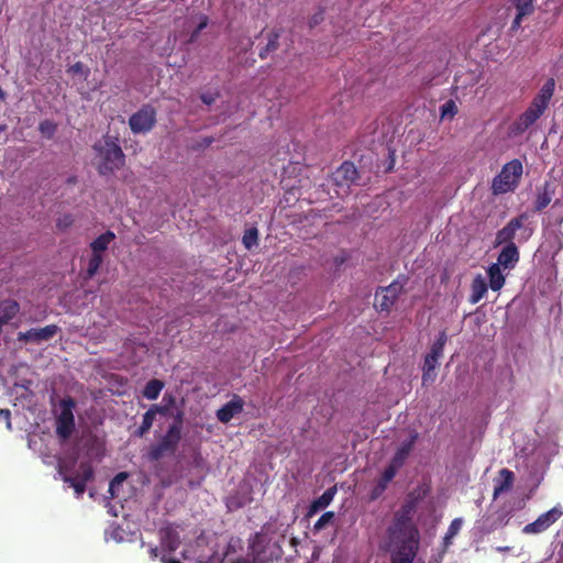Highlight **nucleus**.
Here are the masks:
<instances>
[{
  "instance_id": "nucleus-1",
  "label": "nucleus",
  "mask_w": 563,
  "mask_h": 563,
  "mask_svg": "<svg viewBox=\"0 0 563 563\" xmlns=\"http://www.w3.org/2000/svg\"><path fill=\"white\" fill-rule=\"evenodd\" d=\"M410 507L404 509L388 529L389 544L393 548L391 559H410L412 563L417 554L420 534L410 518Z\"/></svg>"
},
{
  "instance_id": "nucleus-2",
  "label": "nucleus",
  "mask_w": 563,
  "mask_h": 563,
  "mask_svg": "<svg viewBox=\"0 0 563 563\" xmlns=\"http://www.w3.org/2000/svg\"><path fill=\"white\" fill-rule=\"evenodd\" d=\"M97 152V164L100 174L111 173L124 163V154L115 140L110 136L97 142L93 146Z\"/></svg>"
},
{
  "instance_id": "nucleus-3",
  "label": "nucleus",
  "mask_w": 563,
  "mask_h": 563,
  "mask_svg": "<svg viewBox=\"0 0 563 563\" xmlns=\"http://www.w3.org/2000/svg\"><path fill=\"white\" fill-rule=\"evenodd\" d=\"M522 175V164L514 159L504 165L500 173L492 181V191L494 195H503L512 191Z\"/></svg>"
},
{
  "instance_id": "nucleus-4",
  "label": "nucleus",
  "mask_w": 563,
  "mask_h": 563,
  "mask_svg": "<svg viewBox=\"0 0 563 563\" xmlns=\"http://www.w3.org/2000/svg\"><path fill=\"white\" fill-rule=\"evenodd\" d=\"M357 169L353 163L344 162L332 175L331 186L338 197H345L357 181Z\"/></svg>"
},
{
  "instance_id": "nucleus-5",
  "label": "nucleus",
  "mask_w": 563,
  "mask_h": 563,
  "mask_svg": "<svg viewBox=\"0 0 563 563\" xmlns=\"http://www.w3.org/2000/svg\"><path fill=\"white\" fill-rule=\"evenodd\" d=\"M181 421H183V412L178 411L176 415V421L172 424L167 431V433L163 437L161 442L151 450V457L153 460H158L165 453H172L175 451L181 433Z\"/></svg>"
},
{
  "instance_id": "nucleus-6",
  "label": "nucleus",
  "mask_w": 563,
  "mask_h": 563,
  "mask_svg": "<svg viewBox=\"0 0 563 563\" xmlns=\"http://www.w3.org/2000/svg\"><path fill=\"white\" fill-rule=\"evenodd\" d=\"M563 516V507L556 505L550 510L541 514L534 521L522 528V533L536 536L549 530Z\"/></svg>"
},
{
  "instance_id": "nucleus-7",
  "label": "nucleus",
  "mask_w": 563,
  "mask_h": 563,
  "mask_svg": "<svg viewBox=\"0 0 563 563\" xmlns=\"http://www.w3.org/2000/svg\"><path fill=\"white\" fill-rule=\"evenodd\" d=\"M59 474L62 475L65 483H68L70 487L74 488L77 497H80L85 489L86 484L92 478L93 471L90 464L81 463L79 470L75 476L67 473L65 465L60 462Z\"/></svg>"
},
{
  "instance_id": "nucleus-8",
  "label": "nucleus",
  "mask_w": 563,
  "mask_h": 563,
  "mask_svg": "<svg viewBox=\"0 0 563 563\" xmlns=\"http://www.w3.org/2000/svg\"><path fill=\"white\" fill-rule=\"evenodd\" d=\"M74 407L75 402L70 398L63 399L59 404V413L56 418V433L63 440L68 439L75 429Z\"/></svg>"
},
{
  "instance_id": "nucleus-9",
  "label": "nucleus",
  "mask_w": 563,
  "mask_h": 563,
  "mask_svg": "<svg viewBox=\"0 0 563 563\" xmlns=\"http://www.w3.org/2000/svg\"><path fill=\"white\" fill-rule=\"evenodd\" d=\"M406 279H397L375 294V307L380 311H389L404 290Z\"/></svg>"
},
{
  "instance_id": "nucleus-10",
  "label": "nucleus",
  "mask_w": 563,
  "mask_h": 563,
  "mask_svg": "<svg viewBox=\"0 0 563 563\" xmlns=\"http://www.w3.org/2000/svg\"><path fill=\"white\" fill-rule=\"evenodd\" d=\"M156 113L151 107H143L131 115L129 124L133 133H146L155 124Z\"/></svg>"
},
{
  "instance_id": "nucleus-11",
  "label": "nucleus",
  "mask_w": 563,
  "mask_h": 563,
  "mask_svg": "<svg viewBox=\"0 0 563 563\" xmlns=\"http://www.w3.org/2000/svg\"><path fill=\"white\" fill-rule=\"evenodd\" d=\"M244 408L243 399L234 395L230 401L223 405L220 409L217 410V419L222 423H228L231 421L236 415L241 413Z\"/></svg>"
},
{
  "instance_id": "nucleus-12",
  "label": "nucleus",
  "mask_w": 563,
  "mask_h": 563,
  "mask_svg": "<svg viewBox=\"0 0 563 563\" xmlns=\"http://www.w3.org/2000/svg\"><path fill=\"white\" fill-rule=\"evenodd\" d=\"M525 220H527L525 214L511 219L506 227L497 232L496 242L498 244L512 243L516 232L523 227Z\"/></svg>"
},
{
  "instance_id": "nucleus-13",
  "label": "nucleus",
  "mask_w": 563,
  "mask_h": 563,
  "mask_svg": "<svg viewBox=\"0 0 563 563\" xmlns=\"http://www.w3.org/2000/svg\"><path fill=\"white\" fill-rule=\"evenodd\" d=\"M519 261V252L515 243H508L499 253L497 263L504 269H511Z\"/></svg>"
},
{
  "instance_id": "nucleus-14",
  "label": "nucleus",
  "mask_w": 563,
  "mask_h": 563,
  "mask_svg": "<svg viewBox=\"0 0 563 563\" xmlns=\"http://www.w3.org/2000/svg\"><path fill=\"white\" fill-rule=\"evenodd\" d=\"M58 331V327L49 324L44 328L31 329L23 334V338L27 341L41 343L53 338Z\"/></svg>"
},
{
  "instance_id": "nucleus-15",
  "label": "nucleus",
  "mask_w": 563,
  "mask_h": 563,
  "mask_svg": "<svg viewBox=\"0 0 563 563\" xmlns=\"http://www.w3.org/2000/svg\"><path fill=\"white\" fill-rule=\"evenodd\" d=\"M514 479H515V475L511 471H509L508 468L500 470L499 476L495 481L494 494H493L494 499H496L501 494L510 490V488L514 484Z\"/></svg>"
},
{
  "instance_id": "nucleus-16",
  "label": "nucleus",
  "mask_w": 563,
  "mask_h": 563,
  "mask_svg": "<svg viewBox=\"0 0 563 563\" xmlns=\"http://www.w3.org/2000/svg\"><path fill=\"white\" fill-rule=\"evenodd\" d=\"M161 544L164 551L173 552L179 545V537L173 527H164L159 530Z\"/></svg>"
},
{
  "instance_id": "nucleus-17",
  "label": "nucleus",
  "mask_w": 563,
  "mask_h": 563,
  "mask_svg": "<svg viewBox=\"0 0 563 563\" xmlns=\"http://www.w3.org/2000/svg\"><path fill=\"white\" fill-rule=\"evenodd\" d=\"M555 88V80L553 78H549L544 85L541 87L538 95L534 97L533 102L538 103L542 109H547L549 102L553 96Z\"/></svg>"
},
{
  "instance_id": "nucleus-18",
  "label": "nucleus",
  "mask_w": 563,
  "mask_h": 563,
  "mask_svg": "<svg viewBox=\"0 0 563 563\" xmlns=\"http://www.w3.org/2000/svg\"><path fill=\"white\" fill-rule=\"evenodd\" d=\"M503 267L499 264H492L487 268V276L489 280V288L494 291H498L505 285V275L501 271Z\"/></svg>"
},
{
  "instance_id": "nucleus-19",
  "label": "nucleus",
  "mask_w": 563,
  "mask_h": 563,
  "mask_svg": "<svg viewBox=\"0 0 563 563\" xmlns=\"http://www.w3.org/2000/svg\"><path fill=\"white\" fill-rule=\"evenodd\" d=\"M512 2L517 9V15L512 22V29H518L521 24L522 18L533 12V0H512Z\"/></svg>"
},
{
  "instance_id": "nucleus-20",
  "label": "nucleus",
  "mask_w": 563,
  "mask_h": 563,
  "mask_svg": "<svg viewBox=\"0 0 563 563\" xmlns=\"http://www.w3.org/2000/svg\"><path fill=\"white\" fill-rule=\"evenodd\" d=\"M470 302L472 305L477 303L487 292V285L485 278L478 274L474 277L471 286Z\"/></svg>"
},
{
  "instance_id": "nucleus-21",
  "label": "nucleus",
  "mask_w": 563,
  "mask_h": 563,
  "mask_svg": "<svg viewBox=\"0 0 563 563\" xmlns=\"http://www.w3.org/2000/svg\"><path fill=\"white\" fill-rule=\"evenodd\" d=\"M416 439L417 433L412 434L409 440L401 443V445L399 446V449L397 450L391 460L394 463H396V465L402 466L410 451L412 450Z\"/></svg>"
},
{
  "instance_id": "nucleus-22",
  "label": "nucleus",
  "mask_w": 563,
  "mask_h": 563,
  "mask_svg": "<svg viewBox=\"0 0 563 563\" xmlns=\"http://www.w3.org/2000/svg\"><path fill=\"white\" fill-rule=\"evenodd\" d=\"M114 238H115V235L111 231H107L106 233L98 236L90 244L92 253L102 255V252L108 249L109 244L114 240Z\"/></svg>"
},
{
  "instance_id": "nucleus-23",
  "label": "nucleus",
  "mask_w": 563,
  "mask_h": 563,
  "mask_svg": "<svg viewBox=\"0 0 563 563\" xmlns=\"http://www.w3.org/2000/svg\"><path fill=\"white\" fill-rule=\"evenodd\" d=\"M19 312V305L13 300H5L0 305V318L2 322H9Z\"/></svg>"
},
{
  "instance_id": "nucleus-24",
  "label": "nucleus",
  "mask_w": 563,
  "mask_h": 563,
  "mask_svg": "<svg viewBox=\"0 0 563 563\" xmlns=\"http://www.w3.org/2000/svg\"><path fill=\"white\" fill-rule=\"evenodd\" d=\"M540 117L532 110L527 109L516 122L515 130L521 133L526 131L530 125H532Z\"/></svg>"
},
{
  "instance_id": "nucleus-25",
  "label": "nucleus",
  "mask_w": 563,
  "mask_h": 563,
  "mask_svg": "<svg viewBox=\"0 0 563 563\" xmlns=\"http://www.w3.org/2000/svg\"><path fill=\"white\" fill-rule=\"evenodd\" d=\"M439 364V360L427 355L424 358V365H423V375L422 380L423 383H432L435 378L434 369L437 368Z\"/></svg>"
},
{
  "instance_id": "nucleus-26",
  "label": "nucleus",
  "mask_w": 563,
  "mask_h": 563,
  "mask_svg": "<svg viewBox=\"0 0 563 563\" xmlns=\"http://www.w3.org/2000/svg\"><path fill=\"white\" fill-rule=\"evenodd\" d=\"M163 388L164 383L162 380L152 379L145 385L143 396L148 400H155L158 398Z\"/></svg>"
},
{
  "instance_id": "nucleus-27",
  "label": "nucleus",
  "mask_w": 563,
  "mask_h": 563,
  "mask_svg": "<svg viewBox=\"0 0 563 563\" xmlns=\"http://www.w3.org/2000/svg\"><path fill=\"white\" fill-rule=\"evenodd\" d=\"M462 525H463V520L461 518H455L454 520H452V522L443 538V543H444L445 548L451 544L452 539L460 532Z\"/></svg>"
},
{
  "instance_id": "nucleus-28",
  "label": "nucleus",
  "mask_w": 563,
  "mask_h": 563,
  "mask_svg": "<svg viewBox=\"0 0 563 563\" xmlns=\"http://www.w3.org/2000/svg\"><path fill=\"white\" fill-rule=\"evenodd\" d=\"M446 341H448V335L443 331L439 334V338L433 343L430 353H428L427 355L433 356L439 360L443 354V349H444Z\"/></svg>"
},
{
  "instance_id": "nucleus-29",
  "label": "nucleus",
  "mask_w": 563,
  "mask_h": 563,
  "mask_svg": "<svg viewBox=\"0 0 563 563\" xmlns=\"http://www.w3.org/2000/svg\"><path fill=\"white\" fill-rule=\"evenodd\" d=\"M258 241V231L256 228L247 229L242 239V243L245 246V249L251 250L252 247L257 245Z\"/></svg>"
},
{
  "instance_id": "nucleus-30",
  "label": "nucleus",
  "mask_w": 563,
  "mask_h": 563,
  "mask_svg": "<svg viewBox=\"0 0 563 563\" xmlns=\"http://www.w3.org/2000/svg\"><path fill=\"white\" fill-rule=\"evenodd\" d=\"M400 466L399 465H396V463H394L393 461L390 462L389 466L384 471L383 475H382V478H380V482H379V486L384 489L387 484L395 477L398 468Z\"/></svg>"
},
{
  "instance_id": "nucleus-31",
  "label": "nucleus",
  "mask_w": 563,
  "mask_h": 563,
  "mask_svg": "<svg viewBox=\"0 0 563 563\" xmlns=\"http://www.w3.org/2000/svg\"><path fill=\"white\" fill-rule=\"evenodd\" d=\"M126 473H119L109 484V493L112 498L118 496L119 488L125 482Z\"/></svg>"
},
{
  "instance_id": "nucleus-32",
  "label": "nucleus",
  "mask_w": 563,
  "mask_h": 563,
  "mask_svg": "<svg viewBox=\"0 0 563 563\" xmlns=\"http://www.w3.org/2000/svg\"><path fill=\"white\" fill-rule=\"evenodd\" d=\"M102 261L103 258L101 254L92 253L87 266L88 277H92L98 272Z\"/></svg>"
},
{
  "instance_id": "nucleus-33",
  "label": "nucleus",
  "mask_w": 563,
  "mask_h": 563,
  "mask_svg": "<svg viewBox=\"0 0 563 563\" xmlns=\"http://www.w3.org/2000/svg\"><path fill=\"white\" fill-rule=\"evenodd\" d=\"M56 129H57L56 124L49 120H44L38 125L40 132L42 133V135H44L47 139L53 137V135L56 132Z\"/></svg>"
},
{
  "instance_id": "nucleus-34",
  "label": "nucleus",
  "mask_w": 563,
  "mask_h": 563,
  "mask_svg": "<svg viewBox=\"0 0 563 563\" xmlns=\"http://www.w3.org/2000/svg\"><path fill=\"white\" fill-rule=\"evenodd\" d=\"M333 496H334V492H332L331 489L325 490L321 495V497L317 501H314L313 507L314 508H324V507H327L332 501Z\"/></svg>"
},
{
  "instance_id": "nucleus-35",
  "label": "nucleus",
  "mask_w": 563,
  "mask_h": 563,
  "mask_svg": "<svg viewBox=\"0 0 563 563\" xmlns=\"http://www.w3.org/2000/svg\"><path fill=\"white\" fill-rule=\"evenodd\" d=\"M457 112V107L454 101L449 100L441 107V117H450L453 118Z\"/></svg>"
},
{
  "instance_id": "nucleus-36",
  "label": "nucleus",
  "mask_w": 563,
  "mask_h": 563,
  "mask_svg": "<svg viewBox=\"0 0 563 563\" xmlns=\"http://www.w3.org/2000/svg\"><path fill=\"white\" fill-rule=\"evenodd\" d=\"M333 519V512L328 511L323 514L314 523V530H322L327 525H329Z\"/></svg>"
},
{
  "instance_id": "nucleus-37",
  "label": "nucleus",
  "mask_w": 563,
  "mask_h": 563,
  "mask_svg": "<svg viewBox=\"0 0 563 563\" xmlns=\"http://www.w3.org/2000/svg\"><path fill=\"white\" fill-rule=\"evenodd\" d=\"M208 24V19L206 16H203L200 21V23L198 24V26L196 27V30L192 32L189 41L190 42H194L197 40L199 33L201 32V30H203Z\"/></svg>"
},
{
  "instance_id": "nucleus-38",
  "label": "nucleus",
  "mask_w": 563,
  "mask_h": 563,
  "mask_svg": "<svg viewBox=\"0 0 563 563\" xmlns=\"http://www.w3.org/2000/svg\"><path fill=\"white\" fill-rule=\"evenodd\" d=\"M148 410H151L155 416H157V415L165 416L169 412V409L164 404L153 405V406H151V408Z\"/></svg>"
},
{
  "instance_id": "nucleus-39",
  "label": "nucleus",
  "mask_w": 563,
  "mask_h": 563,
  "mask_svg": "<svg viewBox=\"0 0 563 563\" xmlns=\"http://www.w3.org/2000/svg\"><path fill=\"white\" fill-rule=\"evenodd\" d=\"M155 415L151 411V410H147L144 415H143V420H142V423H144L145 426L152 428L153 426V422L155 420Z\"/></svg>"
},
{
  "instance_id": "nucleus-40",
  "label": "nucleus",
  "mask_w": 563,
  "mask_h": 563,
  "mask_svg": "<svg viewBox=\"0 0 563 563\" xmlns=\"http://www.w3.org/2000/svg\"><path fill=\"white\" fill-rule=\"evenodd\" d=\"M162 404H164L170 410V408L176 404V398L172 394H165Z\"/></svg>"
},
{
  "instance_id": "nucleus-41",
  "label": "nucleus",
  "mask_w": 563,
  "mask_h": 563,
  "mask_svg": "<svg viewBox=\"0 0 563 563\" xmlns=\"http://www.w3.org/2000/svg\"><path fill=\"white\" fill-rule=\"evenodd\" d=\"M550 198L544 194L542 196H540L537 200V208L538 209H543L545 208L549 203H550Z\"/></svg>"
},
{
  "instance_id": "nucleus-42",
  "label": "nucleus",
  "mask_w": 563,
  "mask_h": 563,
  "mask_svg": "<svg viewBox=\"0 0 563 563\" xmlns=\"http://www.w3.org/2000/svg\"><path fill=\"white\" fill-rule=\"evenodd\" d=\"M0 419L5 421L8 429H11L10 410L0 409Z\"/></svg>"
},
{
  "instance_id": "nucleus-43",
  "label": "nucleus",
  "mask_w": 563,
  "mask_h": 563,
  "mask_svg": "<svg viewBox=\"0 0 563 563\" xmlns=\"http://www.w3.org/2000/svg\"><path fill=\"white\" fill-rule=\"evenodd\" d=\"M528 109L532 110L539 117H541L543 114V112L545 111L538 103H534L533 101H532L531 106Z\"/></svg>"
},
{
  "instance_id": "nucleus-44",
  "label": "nucleus",
  "mask_w": 563,
  "mask_h": 563,
  "mask_svg": "<svg viewBox=\"0 0 563 563\" xmlns=\"http://www.w3.org/2000/svg\"><path fill=\"white\" fill-rule=\"evenodd\" d=\"M150 429H151L150 427H147V426H145L144 423H142V424L140 426V428L137 429L136 434H137L139 437H143L145 433H147V432H148V430H150Z\"/></svg>"
},
{
  "instance_id": "nucleus-45",
  "label": "nucleus",
  "mask_w": 563,
  "mask_h": 563,
  "mask_svg": "<svg viewBox=\"0 0 563 563\" xmlns=\"http://www.w3.org/2000/svg\"><path fill=\"white\" fill-rule=\"evenodd\" d=\"M148 553L151 555V559L155 560L156 558H158V548L150 545Z\"/></svg>"
},
{
  "instance_id": "nucleus-46",
  "label": "nucleus",
  "mask_w": 563,
  "mask_h": 563,
  "mask_svg": "<svg viewBox=\"0 0 563 563\" xmlns=\"http://www.w3.org/2000/svg\"><path fill=\"white\" fill-rule=\"evenodd\" d=\"M201 99L206 104H211L214 100L213 97L210 95H203Z\"/></svg>"
},
{
  "instance_id": "nucleus-47",
  "label": "nucleus",
  "mask_w": 563,
  "mask_h": 563,
  "mask_svg": "<svg viewBox=\"0 0 563 563\" xmlns=\"http://www.w3.org/2000/svg\"><path fill=\"white\" fill-rule=\"evenodd\" d=\"M391 563H411L410 559H391Z\"/></svg>"
},
{
  "instance_id": "nucleus-48",
  "label": "nucleus",
  "mask_w": 563,
  "mask_h": 563,
  "mask_svg": "<svg viewBox=\"0 0 563 563\" xmlns=\"http://www.w3.org/2000/svg\"><path fill=\"white\" fill-rule=\"evenodd\" d=\"M161 560L162 563H180L179 561L176 560H167L165 554L161 558Z\"/></svg>"
},
{
  "instance_id": "nucleus-49",
  "label": "nucleus",
  "mask_w": 563,
  "mask_h": 563,
  "mask_svg": "<svg viewBox=\"0 0 563 563\" xmlns=\"http://www.w3.org/2000/svg\"><path fill=\"white\" fill-rule=\"evenodd\" d=\"M81 67H82L81 63H76V64L71 67V70L77 73V71H80V70H81Z\"/></svg>"
},
{
  "instance_id": "nucleus-50",
  "label": "nucleus",
  "mask_w": 563,
  "mask_h": 563,
  "mask_svg": "<svg viewBox=\"0 0 563 563\" xmlns=\"http://www.w3.org/2000/svg\"><path fill=\"white\" fill-rule=\"evenodd\" d=\"M496 550H497L498 552H506V551H509V550H510V548H509V547H498V548H496Z\"/></svg>"
},
{
  "instance_id": "nucleus-51",
  "label": "nucleus",
  "mask_w": 563,
  "mask_h": 563,
  "mask_svg": "<svg viewBox=\"0 0 563 563\" xmlns=\"http://www.w3.org/2000/svg\"><path fill=\"white\" fill-rule=\"evenodd\" d=\"M319 20H321V16H320V15H316V16H313V19H312V23H313V24H317V23L319 22Z\"/></svg>"
},
{
  "instance_id": "nucleus-52",
  "label": "nucleus",
  "mask_w": 563,
  "mask_h": 563,
  "mask_svg": "<svg viewBox=\"0 0 563 563\" xmlns=\"http://www.w3.org/2000/svg\"><path fill=\"white\" fill-rule=\"evenodd\" d=\"M5 98V92L0 88V100Z\"/></svg>"
},
{
  "instance_id": "nucleus-53",
  "label": "nucleus",
  "mask_w": 563,
  "mask_h": 563,
  "mask_svg": "<svg viewBox=\"0 0 563 563\" xmlns=\"http://www.w3.org/2000/svg\"><path fill=\"white\" fill-rule=\"evenodd\" d=\"M5 129H7V125H5V124H1V125H0V134H1L3 131H5Z\"/></svg>"
}]
</instances>
